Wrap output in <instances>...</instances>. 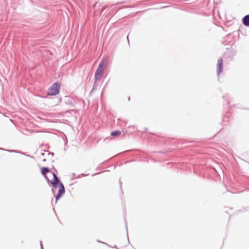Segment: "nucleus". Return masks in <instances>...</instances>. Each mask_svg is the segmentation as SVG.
<instances>
[{
	"label": "nucleus",
	"instance_id": "obj_2",
	"mask_svg": "<svg viewBox=\"0 0 249 249\" xmlns=\"http://www.w3.org/2000/svg\"><path fill=\"white\" fill-rule=\"evenodd\" d=\"M60 85L59 83L55 82L53 83L49 89L48 91V95H55L57 94L60 90Z\"/></svg>",
	"mask_w": 249,
	"mask_h": 249
},
{
	"label": "nucleus",
	"instance_id": "obj_11",
	"mask_svg": "<svg viewBox=\"0 0 249 249\" xmlns=\"http://www.w3.org/2000/svg\"><path fill=\"white\" fill-rule=\"evenodd\" d=\"M119 182H120V188H122V182L121 181V180L120 179L119 180Z\"/></svg>",
	"mask_w": 249,
	"mask_h": 249
},
{
	"label": "nucleus",
	"instance_id": "obj_6",
	"mask_svg": "<svg viewBox=\"0 0 249 249\" xmlns=\"http://www.w3.org/2000/svg\"><path fill=\"white\" fill-rule=\"evenodd\" d=\"M104 69L105 68H104V61L103 60H102L100 62L97 70H98V71L104 72Z\"/></svg>",
	"mask_w": 249,
	"mask_h": 249
},
{
	"label": "nucleus",
	"instance_id": "obj_15",
	"mask_svg": "<svg viewBox=\"0 0 249 249\" xmlns=\"http://www.w3.org/2000/svg\"><path fill=\"white\" fill-rule=\"evenodd\" d=\"M112 247V248H116V249H118L117 248L116 246H115L114 247Z\"/></svg>",
	"mask_w": 249,
	"mask_h": 249
},
{
	"label": "nucleus",
	"instance_id": "obj_18",
	"mask_svg": "<svg viewBox=\"0 0 249 249\" xmlns=\"http://www.w3.org/2000/svg\"><path fill=\"white\" fill-rule=\"evenodd\" d=\"M0 149H1V150H4L3 149H2V148H0Z\"/></svg>",
	"mask_w": 249,
	"mask_h": 249
},
{
	"label": "nucleus",
	"instance_id": "obj_16",
	"mask_svg": "<svg viewBox=\"0 0 249 249\" xmlns=\"http://www.w3.org/2000/svg\"><path fill=\"white\" fill-rule=\"evenodd\" d=\"M41 155H42V156H44V154L43 153H42Z\"/></svg>",
	"mask_w": 249,
	"mask_h": 249
},
{
	"label": "nucleus",
	"instance_id": "obj_9",
	"mask_svg": "<svg viewBox=\"0 0 249 249\" xmlns=\"http://www.w3.org/2000/svg\"><path fill=\"white\" fill-rule=\"evenodd\" d=\"M96 81H95V82H94V85H93V87H92V90H94V89H96V85H95V84H96Z\"/></svg>",
	"mask_w": 249,
	"mask_h": 249
},
{
	"label": "nucleus",
	"instance_id": "obj_5",
	"mask_svg": "<svg viewBox=\"0 0 249 249\" xmlns=\"http://www.w3.org/2000/svg\"><path fill=\"white\" fill-rule=\"evenodd\" d=\"M242 22L245 26H249V15H247L243 17Z\"/></svg>",
	"mask_w": 249,
	"mask_h": 249
},
{
	"label": "nucleus",
	"instance_id": "obj_4",
	"mask_svg": "<svg viewBox=\"0 0 249 249\" xmlns=\"http://www.w3.org/2000/svg\"><path fill=\"white\" fill-rule=\"evenodd\" d=\"M103 72L98 71L96 70L95 73V81H100L103 77Z\"/></svg>",
	"mask_w": 249,
	"mask_h": 249
},
{
	"label": "nucleus",
	"instance_id": "obj_17",
	"mask_svg": "<svg viewBox=\"0 0 249 249\" xmlns=\"http://www.w3.org/2000/svg\"><path fill=\"white\" fill-rule=\"evenodd\" d=\"M127 38L128 40V35L127 36Z\"/></svg>",
	"mask_w": 249,
	"mask_h": 249
},
{
	"label": "nucleus",
	"instance_id": "obj_7",
	"mask_svg": "<svg viewBox=\"0 0 249 249\" xmlns=\"http://www.w3.org/2000/svg\"><path fill=\"white\" fill-rule=\"evenodd\" d=\"M121 134V132L119 130H115L111 133V135L113 137H116L120 135Z\"/></svg>",
	"mask_w": 249,
	"mask_h": 249
},
{
	"label": "nucleus",
	"instance_id": "obj_10",
	"mask_svg": "<svg viewBox=\"0 0 249 249\" xmlns=\"http://www.w3.org/2000/svg\"><path fill=\"white\" fill-rule=\"evenodd\" d=\"M40 244L41 249H43L42 244V242L41 241H40Z\"/></svg>",
	"mask_w": 249,
	"mask_h": 249
},
{
	"label": "nucleus",
	"instance_id": "obj_13",
	"mask_svg": "<svg viewBox=\"0 0 249 249\" xmlns=\"http://www.w3.org/2000/svg\"><path fill=\"white\" fill-rule=\"evenodd\" d=\"M48 154H49V155H52V156H53L54 155L53 153H50V152H49Z\"/></svg>",
	"mask_w": 249,
	"mask_h": 249
},
{
	"label": "nucleus",
	"instance_id": "obj_3",
	"mask_svg": "<svg viewBox=\"0 0 249 249\" xmlns=\"http://www.w3.org/2000/svg\"><path fill=\"white\" fill-rule=\"evenodd\" d=\"M223 69V60L221 57H220L217 60V75H219Z\"/></svg>",
	"mask_w": 249,
	"mask_h": 249
},
{
	"label": "nucleus",
	"instance_id": "obj_8",
	"mask_svg": "<svg viewBox=\"0 0 249 249\" xmlns=\"http://www.w3.org/2000/svg\"><path fill=\"white\" fill-rule=\"evenodd\" d=\"M7 151L9 152L19 153H21V154L24 155V153H21L20 152L17 151V150H7Z\"/></svg>",
	"mask_w": 249,
	"mask_h": 249
},
{
	"label": "nucleus",
	"instance_id": "obj_1",
	"mask_svg": "<svg viewBox=\"0 0 249 249\" xmlns=\"http://www.w3.org/2000/svg\"><path fill=\"white\" fill-rule=\"evenodd\" d=\"M49 169L48 167H43L41 168V173L42 175L45 178L48 182H50L51 183L53 187L55 189L57 188L58 187L59 188L58 192L55 196V201L56 202L64 194L65 189L64 185L60 181L55 173L53 172H52L53 176V179L52 180H50L46 176V174L49 172Z\"/></svg>",
	"mask_w": 249,
	"mask_h": 249
},
{
	"label": "nucleus",
	"instance_id": "obj_12",
	"mask_svg": "<svg viewBox=\"0 0 249 249\" xmlns=\"http://www.w3.org/2000/svg\"><path fill=\"white\" fill-rule=\"evenodd\" d=\"M125 227H126V231H127V237L128 238L127 228V225H126Z\"/></svg>",
	"mask_w": 249,
	"mask_h": 249
},
{
	"label": "nucleus",
	"instance_id": "obj_14",
	"mask_svg": "<svg viewBox=\"0 0 249 249\" xmlns=\"http://www.w3.org/2000/svg\"><path fill=\"white\" fill-rule=\"evenodd\" d=\"M98 241L99 242H100V243H102V244H107V243H104V242H101V241Z\"/></svg>",
	"mask_w": 249,
	"mask_h": 249
}]
</instances>
